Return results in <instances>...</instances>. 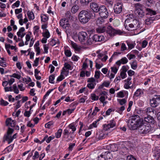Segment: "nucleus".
Wrapping results in <instances>:
<instances>
[{"label": "nucleus", "instance_id": "f257e3e1", "mask_svg": "<svg viewBox=\"0 0 160 160\" xmlns=\"http://www.w3.org/2000/svg\"><path fill=\"white\" fill-rule=\"evenodd\" d=\"M127 16L128 18L125 21L124 24L125 28L127 30L132 31L141 28L140 22L139 20L134 18L133 14H130Z\"/></svg>", "mask_w": 160, "mask_h": 160}, {"label": "nucleus", "instance_id": "f03ea898", "mask_svg": "<svg viewBox=\"0 0 160 160\" xmlns=\"http://www.w3.org/2000/svg\"><path fill=\"white\" fill-rule=\"evenodd\" d=\"M95 14L92 13L89 10H82L79 13L78 18L79 21L82 24L87 23L91 18L95 17Z\"/></svg>", "mask_w": 160, "mask_h": 160}, {"label": "nucleus", "instance_id": "7ed1b4c3", "mask_svg": "<svg viewBox=\"0 0 160 160\" xmlns=\"http://www.w3.org/2000/svg\"><path fill=\"white\" fill-rule=\"evenodd\" d=\"M143 120L138 115H132L127 121L128 126L131 130L137 129L138 126L143 122Z\"/></svg>", "mask_w": 160, "mask_h": 160}, {"label": "nucleus", "instance_id": "20e7f679", "mask_svg": "<svg viewBox=\"0 0 160 160\" xmlns=\"http://www.w3.org/2000/svg\"><path fill=\"white\" fill-rule=\"evenodd\" d=\"M138 131L141 134H145L148 133L150 130L151 127L149 124L145 123L143 122L138 126Z\"/></svg>", "mask_w": 160, "mask_h": 160}, {"label": "nucleus", "instance_id": "39448f33", "mask_svg": "<svg viewBox=\"0 0 160 160\" xmlns=\"http://www.w3.org/2000/svg\"><path fill=\"white\" fill-rule=\"evenodd\" d=\"M106 32L111 36H113L116 34L120 35L122 32L120 30H116L111 26H108L106 29Z\"/></svg>", "mask_w": 160, "mask_h": 160}, {"label": "nucleus", "instance_id": "423d86ee", "mask_svg": "<svg viewBox=\"0 0 160 160\" xmlns=\"http://www.w3.org/2000/svg\"><path fill=\"white\" fill-rule=\"evenodd\" d=\"M99 14L102 18H107L108 15V13L107 8L105 6H102L100 7L99 9Z\"/></svg>", "mask_w": 160, "mask_h": 160}, {"label": "nucleus", "instance_id": "0eeeda50", "mask_svg": "<svg viewBox=\"0 0 160 160\" xmlns=\"http://www.w3.org/2000/svg\"><path fill=\"white\" fill-rule=\"evenodd\" d=\"M160 103V96H156L150 100V103L152 107H156Z\"/></svg>", "mask_w": 160, "mask_h": 160}, {"label": "nucleus", "instance_id": "6e6552de", "mask_svg": "<svg viewBox=\"0 0 160 160\" xmlns=\"http://www.w3.org/2000/svg\"><path fill=\"white\" fill-rule=\"evenodd\" d=\"M78 36L79 41L81 42H84L88 38V34L84 32H79Z\"/></svg>", "mask_w": 160, "mask_h": 160}, {"label": "nucleus", "instance_id": "1a4fd4ad", "mask_svg": "<svg viewBox=\"0 0 160 160\" xmlns=\"http://www.w3.org/2000/svg\"><path fill=\"white\" fill-rule=\"evenodd\" d=\"M13 131V129L9 127L7 132V135L5 138V140L7 141L9 144L12 141V138L11 136V134Z\"/></svg>", "mask_w": 160, "mask_h": 160}, {"label": "nucleus", "instance_id": "9d476101", "mask_svg": "<svg viewBox=\"0 0 160 160\" xmlns=\"http://www.w3.org/2000/svg\"><path fill=\"white\" fill-rule=\"evenodd\" d=\"M19 102L20 101L18 100L17 102V104L14 108L15 112L12 113V116L14 117V118H18L20 114V109H19L18 111H16L17 109L20 107Z\"/></svg>", "mask_w": 160, "mask_h": 160}, {"label": "nucleus", "instance_id": "9b49d317", "mask_svg": "<svg viewBox=\"0 0 160 160\" xmlns=\"http://www.w3.org/2000/svg\"><path fill=\"white\" fill-rule=\"evenodd\" d=\"M4 89L6 92L13 91L17 94L19 92V90L17 88L16 84H14L13 87H10L9 88L6 87H5Z\"/></svg>", "mask_w": 160, "mask_h": 160}, {"label": "nucleus", "instance_id": "f8f14e48", "mask_svg": "<svg viewBox=\"0 0 160 160\" xmlns=\"http://www.w3.org/2000/svg\"><path fill=\"white\" fill-rule=\"evenodd\" d=\"M122 4L121 3H117L114 5V10L116 13H120L122 10Z\"/></svg>", "mask_w": 160, "mask_h": 160}, {"label": "nucleus", "instance_id": "ddd939ff", "mask_svg": "<svg viewBox=\"0 0 160 160\" xmlns=\"http://www.w3.org/2000/svg\"><path fill=\"white\" fill-rule=\"evenodd\" d=\"M116 125V123L113 120L110 121L109 123L108 124L104 125V128L105 130L107 131L110 128H112Z\"/></svg>", "mask_w": 160, "mask_h": 160}, {"label": "nucleus", "instance_id": "4468645a", "mask_svg": "<svg viewBox=\"0 0 160 160\" xmlns=\"http://www.w3.org/2000/svg\"><path fill=\"white\" fill-rule=\"evenodd\" d=\"M90 8L93 10L94 12H98L100 7L97 3L95 2H92L90 3Z\"/></svg>", "mask_w": 160, "mask_h": 160}, {"label": "nucleus", "instance_id": "2eb2a0df", "mask_svg": "<svg viewBox=\"0 0 160 160\" xmlns=\"http://www.w3.org/2000/svg\"><path fill=\"white\" fill-rule=\"evenodd\" d=\"M15 120H12L11 118H8L6 121V124L7 126L10 127H14L16 124Z\"/></svg>", "mask_w": 160, "mask_h": 160}, {"label": "nucleus", "instance_id": "dca6fc26", "mask_svg": "<svg viewBox=\"0 0 160 160\" xmlns=\"http://www.w3.org/2000/svg\"><path fill=\"white\" fill-rule=\"evenodd\" d=\"M60 24L61 26L63 28H68V27L70 26L67 20L65 18H63L60 20Z\"/></svg>", "mask_w": 160, "mask_h": 160}, {"label": "nucleus", "instance_id": "f3484780", "mask_svg": "<svg viewBox=\"0 0 160 160\" xmlns=\"http://www.w3.org/2000/svg\"><path fill=\"white\" fill-rule=\"evenodd\" d=\"M92 39L95 42H100L104 40V38L103 36L95 34L92 36Z\"/></svg>", "mask_w": 160, "mask_h": 160}, {"label": "nucleus", "instance_id": "a211bd4d", "mask_svg": "<svg viewBox=\"0 0 160 160\" xmlns=\"http://www.w3.org/2000/svg\"><path fill=\"white\" fill-rule=\"evenodd\" d=\"M107 148L111 151L114 152L118 150V145L115 144H109L107 146Z\"/></svg>", "mask_w": 160, "mask_h": 160}, {"label": "nucleus", "instance_id": "6ab92c4d", "mask_svg": "<svg viewBox=\"0 0 160 160\" xmlns=\"http://www.w3.org/2000/svg\"><path fill=\"white\" fill-rule=\"evenodd\" d=\"M145 112L148 115H152L156 114V112H154V108L152 107H149L147 108L145 110Z\"/></svg>", "mask_w": 160, "mask_h": 160}, {"label": "nucleus", "instance_id": "aec40b11", "mask_svg": "<svg viewBox=\"0 0 160 160\" xmlns=\"http://www.w3.org/2000/svg\"><path fill=\"white\" fill-rule=\"evenodd\" d=\"M144 122H146L152 124H154L155 123V120L150 115L144 118Z\"/></svg>", "mask_w": 160, "mask_h": 160}, {"label": "nucleus", "instance_id": "412c9836", "mask_svg": "<svg viewBox=\"0 0 160 160\" xmlns=\"http://www.w3.org/2000/svg\"><path fill=\"white\" fill-rule=\"evenodd\" d=\"M128 59L126 57H124L116 62V64L120 66L121 64H125L128 62Z\"/></svg>", "mask_w": 160, "mask_h": 160}, {"label": "nucleus", "instance_id": "4be33fe9", "mask_svg": "<svg viewBox=\"0 0 160 160\" xmlns=\"http://www.w3.org/2000/svg\"><path fill=\"white\" fill-rule=\"evenodd\" d=\"M106 160H112V154L109 152H105L104 153Z\"/></svg>", "mask_w": 160, "mask_h": 160}, {"label": "nucleus", "instance_id": "5701e85b", "mask_svg": "<svg viewBox=\"0 0 160 160\" xmlns=\"http://www.w3.org/2000/svg\"><path fill=\"white\" fill-rule=\"evenodd\" d=\"M66 71V69L63 68L62 69L61 74L57 78V82H60L62 80L64 79V76L63 74H64V72Z\"/></svg>", "mask_w": 160, "mask_h": 160}, {"label": "nucleus", "instance_id": "b1692460", "mask_svg": "<svg viewBox=\"0 0 160 160\" xmlns=\"http://www.w3.org/2000/svg\"><path fill=\"white\" fill-rule=\"evenodd\" d=\"M79 9V6L78 5H74L72 7L71 12L72 13L75 14L78 12Z\"/></svg>", "mask_w": 160, "mask_h": 160}, {"label": "nucleus", "instance_id": "393cba45", "mask_svg": "<svg viewBox=\"0 0 160 160\" xmlns=\"http://www.w3.org/2000/svg\"><path fill=\"white\" fill-rule=\"evenodd\" d=\"M54 136H50L49 137H48V136H46L44 138L42 141H44V140H46V142L47 143H49L51 140H52L54 138Z\"/></svg>", "mask_w": 160, "mask_h": 160}, {"label": "nucleus", "instance_id": "a878e982", "mask_svg": "<svg viewBox=\"0 0 160 160\" xmlns=\"http://www.w3.org/2000/svg\"><path fill=\"white\" fill-rule=\"evenodd\" d=\"M154 18L153 17H151L146 19L145 20V23L148 25H150L153 22Z\"/></svg>", "mask_w": 160, "mask_h": 160}, {"label": "nucleus", "instance_id": "bb28decb", "mask_svg": "<svg viewBox=\"0 0 160 160\" xmlns=\"http://www.w3.org/2000/svg\"><path fill=\"white\" fill-rule=\"evenodd\" d=\"M143 94V92L141 89H138L135 92L134 95L136 97H138L140 96Z\"/></svg>", "mask_w": 160, "mask_h": 160}, {"label": "nucleus", "instance_id": "cd10ccee", "mask_svg": "<svg viewBox=\"0 0 160 160\" xmlns=\"http://www.w3.org/2000/svg\"><path fill=\"white\" fill-rule=\"evenodd\" d=\"M146 11L147 12V14H149L151 16L154 15L156 14V11L152 10L150 8H147L146 9Z\"/></svg>", "mask_w": 160, "mask_h": 160}, {"label": "nucleus", "instance_id": "c85d7f7f", "mask_svg": "<svg viewBox=\"0 0 160 160\" xmlns=\"http://www.w3.org/2000/svg\"><path fill=\"white\" fill-rule=\"evenodd\" d=\"M103 18L100 17L98 18L96 21V23L98 25H99L102 24L104 22V19Z\"/></svg>", "mask_w": 160, "mask_h": 160}, {"label": "nucleus", "instance_id": "c756f323", "mask_svg": "<svg viewBox=\"0 0 160 160\" xmlns=\"http://www.w3.org/2000/svg\"><path fill=\"white\" fill-rule=\"evenodd\" d=\"M106 28L104 27H100L96 29V31L99 33H103L106 30Z\"/></svg>", "mask_w": 160, "mask_h": 160}, {"label": "nucleus", "instance_id": "7c9ffc66", "mask_svg": "<svg viewBox=\"0 0 160 160\" xmlns=\"http://www.w3.org/2000/svg\"><path fill=\"white\" fill-rule=\"evenodd\" d=\"M10 76L11 77H13L19 79H20V73L19 72H17L12 75H10Z\"/></svg>", "mask_w": 160, "mask_h": 160}, {"label": "nucleus", "instance_id": "2f4dec72", "mask_svg": "<svg viewBox=\"0 0 160 160\" xmlns=\"http://www.w3.org/2000/svg\"><path fill=\"white\" fill-rule=\"evenodd\" d=\"M137 13L138 14L139 17H143L144 15V13L142 9L136 10Z\"/></svg>", "mask_w": 160, "mask_h": 160}, {"label": "nucleus", "instance_id": "473e14b6", "mask_svg": "<svg viewBox=\"0 0 160 160\" xmlns=\"http://www.w3.org/2000/svg\"><path fill=\"white\" fill-rule=\"evenodd\" d=\"M81 4L82 5H88L92 0H80Z\"/></svg>", "mask_w": 160, "mask_h": 160}, {"label": "nucleus", "instance_id": "72a5a7b5", "mask_svg": "<svg viewBox=\"0 0 160 160\" xmlns=\"http://www.w3.org/2000/svg\"><path fill=\"white\" fill-rule=\"evenodd\" d=\"M107 134L101 133L99 135L98 137L97 138V140L98 141L105 138Z\"/></svg>", "mask_w": 160, "mask_h": 160}, {"label": "nucleus", "instance_id": "f704fd0d", "mask_svg": "<svg viewBox=\"0 0 160 160\" xmlns=\"http://www.w3.org/2000/svg\"><path fill=\"white\" fill-rule=\"evenodd\" d=\"M27 14L29 19L33 20L34 19V17L32 12L28 11Z\"/></svg>", "mask_w": 160, "mask_h": 160}, {"label": "nucleus", "instance_id": "c9c22d12", "mask_svg": "<svg viewBox=\"0 0 160 160\" xmlns=\"http://www.w3.org/2000/svg\"><path fill=\"white\" fill-rule=\"evenodd\" d=\"M62 132V130L61 129H58L57 132L55 133L56 137L57 138H60Z\"/></svg>", "mask_w": 160, "mask_h": 160}, {"label": "nucleus", "instance_id": "e433bc0d", "mask_svg": "<svg viewBox=\"0 0 160 160\" xmlns=\"http://www.w3.org/2000/svg\"><path fill=\"white\" fill-rule=\"evenodd\" d=\"M135 7L136 10L142 9L143 8V5L139 3H138L135 4Z\"/></svg>", "mask_w": 160, "mask_h": 160}, {"label": "nucleus", "instance_id": "4c0bfd02", "mask_svg": "<svg viewBox=\"0 0 160 160\" xmlns=\"http://www.w3.org/2000/svg\"><path fill=\"white\" fill-rule=\"evenodd\" d=\"M127 44L128 46V49H131L132 48H133L135 45V43H130L129 42H127Z\"/></svg>", "mask_w": 160, "mask_h": 160}, {"label": "nucleus", "instance_id": "58836bf2", "mask_svg": "<svg viewBox=\"0 0 160 160\" xmlns=\"http://www.w3.org/2000/svg\"><path fill=\"white\" fill-rule=\"evenodd\" d=\"M132 68L134 69H136L137 67V63L136 60H134L131 64Z\"/></svg>", "mask_w": 160, "mask_h": 160}, {"label": "nucleus", "instance_id": "ea45409f", "mask_svg": "<svg viewBox=\"0 0 160 160\" xmlns=\"http://www.w3.org/2000/svg\"><path fill=\"white\" fill-rule=\"evenodd\" d=\"M96 85V83H88L87 85V87L90 89H93Z\"/></svg>", "mask_w": 160, "mask_h": 160}, {"label": "nucleus", "instance_id": "a19ab883", "mask_svg": "<svg viewBox=\"0 0 160 160\" xmlns=\"http://www.w3.org/2000/svg\"><path fill=\"white\" fill-rule=\"evenodd\" d=\"M125 109V107L124 106H122L120 108H117V110L116 111L117 112L120 114H121L122 112Z\"/></svg>", "mask_w": 160, "mask_h": 160}, {"label": "nucleus", "instance_id": "79ce46f5", "mask_svg": "<svg viewBox=\"0 0 160 160\" xmlns=\"http://www.w3.org/2000/svg\"><path fill=\"white\" fill-rule=\"evenodd\" d=\"M91 98L93 100H98L99 97L96 95L95 94H92L91 95Z\"/></svg>", "mask_w": 160, "mask_h": 160}, {"label": "nucleus", "instance_id": "37998d69", "mask_svg": "<svg viewBox=\"0 0 160 160\" xmlns=\"http://www.w3.org/2000/svg\"><path fill=\"white\" fill-rule=\"evenodd\" d=\"M54 79V75L53 74L51 75L49 77V82L51 83H54V82H53V81Z\"/></svg>", "mask_w": 160, "mask_h": 160}, {"label": "nucleus", "instance_id": "c03bdc74", "mask_svg": "<svg viewBox=\"0 0 160 160\" xmlns=\"http://www.w3.org/2000/svg\"><path fill=\"white\" fill-rule=\"evenodd\" d=\"M155 3L154 0H147L146 2V4L148 7L150 6L151 4H154Z\"/></svg>", "mask_w": 160, "mask_h": 160}, {"label": "nucleus", "instance_id": "a18cd8bd", "mask_svg": "<svg viewBox=\"0 0 160 160\" xmlns=\"http://www.w3.org/2000/svg\"><path fill=\"white\" fill-rule=\"evenodd\" d=\"M41 21L42 22H45L48 19V17L45 15H42L41 16Z\"/></svg>", "mask_w": 160, "mask_h": 160}, {"label": "nucleus", "instance_id": "49530a36", "mask_svg": "<svg viewBox=\"0 0 160 160\" xmlns=\"http://www.w3.org/2000/svg\"><path fill=\"white\" fill-rule=\"evenodd\" d=\"M118 101L121 105L124 104L126 102V101L125 99H118Z\"/></svg>", "mask_w": 160, "mask_h": 160}, {"label": "nucleus", "instance_id": "de8ad7c7", "mask_svg": "<svg viewBox=\"0 0 160 160\" xmlns=\"http://www.w3.org/2000/svg\"><path fill=\"white\" fill-rule=\"evenodd\" d=\"M94 41L92 39V37L90 38L89 37L86 42V44L87 45H91L92 44Z\"/></svg>", "mask_w": 160, "mask_h": 160}, {"label": "nucleus", "instance_id": "09e8293b", "mask_svg": "<svg viewBox=\"0 0 160 160\" xmlns=\"http://www.w3.org/2000/svg\"><path fill=\"white\" fill-rule=\"evenodd\" d=\"M20 2L19 1H17L15 3L12 5V8H15V7H18L19 6Z\"/></svg>", "mask_w": 160, "mask_h": 160}, {"label": "nucleus", "instance_id": "8fccbe9b", "mask_svg": "<svg viewBox=\"0 0 160 160\" xmlns=\"http://www.w3.org/2000/svg\"><path fill=\"white\" fill-rule=\"evenodd\" d=\"M68 127L69 128L72 129V133H73V132L75 131L76 130V128L73 124H69L68 126Z\"/></svg>", "mask_w": 160, "mask_h": 160}, {"label": "nucleus", "instance_id": "3c124183", "mask_svg": "<svg viewBox=\"0 0 160 160\" xmlns=\"http://www.w3.org/2000/svg\"><path fill=\"white\" fill-rule=\"evenodd\" d=\"M0 103L1 105L3 106H6L8 104V103L7 102L4 100L2 99L1 100Z\"/></svg>", "mask_w": 160, "mask_h": 160}, {"label": "nucleus", "instance_id": "603ef678", "mask_svg": "<svg viewBox=\"0 0 160 160\" xmlns=\"http://www.w3.org/2000/svg\"><path fill=\"white\" fill-rule=\"evenodd\" d=\"M43 36L46 38H48L50 37V33L47 29H46V31L43 33Z\"/></svg>", "mask_w": 160, "mask_h": 160}, {"label": "nucleus", "instance_id": "864d4df0", "mask_svg": "<svg viewBox=\"0 0 160 160\" xmlns=\"http://www.w3.org/2000/svg\"><path fill=\"white\" fill-rule=\"evenodd\" d=\"M53 122L52 121H50L45 124V126L46 128H49L51 126L53 125Z\"/></svg>", "mask_w": 160, "mask_h": 160}, {"label": "nucleus", "instance_id": "5fc2aeb1", "mask_svg": "<svg viewBox=\"0 0 160 160\" xmlns=\"http://www.w3.org/2000/svg\"><path fill=\"white\" fill-rule=\"evenodd\" d=\"M97 160H106L104 154H102L97 157Z\"/></svg>", "mask_w": 160, "mask_h": 160}, {"label": "nucleus", "instance_id": "6e6d98bb", "mask_svg": "<svg viewBox=\"0 0 160 160\" xmlns=\"http://www.w3.org/2000/svg\"><path fill=\"white\" fill-rule=\"evenodd\" d=\"M127 49V48L125 44L124 43H122L121 46V51H123L126 50Z\"/></svg>", "mask_w": 160, "mask_h": 160}, {"label": "nucleus", "instance_id": "4d7b16f0", "mask_svg": "<svg viewBox=\"0 0 160 160\" xmlns=\"http://www.w3.org/2000/svg\"><path fill=\"white\" fill-rule=\"evenodd\" d=\"M65 54L68 57L71 56L72 54L71 51L68 50H65Z\"/></svg>", "mask_w": 160, "mask_h": 160}, {"label": "nucleus", "instance_id": "13d9d810", "mask_svg": "<svg viewBox=\"0 0 160 160\" xmlns=\"http://www.w3.org/2000/svg\"><path fill=\"white\" fill-rule=\"evenodd\" d=\"M71 65L70 64H68L67 63H65L64 64V67L63 68H64L65 69H66L65 68H66V69H71Z\"/></svg>", "mask_w": 160, "mask_h": 160}, {"label": "nucleus", "instance_id": "bf43d9fd", "mask_svg": "<svg viewBox=\"0 0 160 160\" xmlns=\"http://www.w3.org/2000/svg\"><path fill=\"white\" fill-rule=\"evenodd\" d=\"M65 16L69 19L72 18V17L71 12L69 11L65 13Z\"/></svg>", "mask_w": 160, "mask_h": 160}, {"label": "nucleus", "instance_id": "052dcab7", "mask_svg": "<svg viewBox=\"0 0 160 160\" xmlns=\"http://www.w3.org/2000/svg\"><path fill=\"white\" fill-rule=\"evenodd\" d=\"M39 156L38 152L37 151H35L34 153V155L32 157L33 159L35 160Z\"/></svg>", "mask_w": 160, "mask_h": 160}, {"label": "nucleus", "instance_id": "680f3d73", "mask_svg": "<svg viewBox=\"0 0 160 160\" xmlns=\"http://www.w3.org/2000/svg\"><path fill=\"white\" fill-rule=\"evenodd\" d=\"M109 84L110 83L109 82H104L102 84L101 87H99V88H102L103 86H105L106 87H108L109 85Z\"/></svg>", "mask_w": 160, "mask_h": 160}, {"label": "nucleus", "instance_id": "e2e57ef3", "mask_svg": "<svg viewBox=\"0 0 160 160\" xmlns=\"http://www.w3.org/2000/svg\"><path fill=\"white\" fill-rule=\"evenodd\" d=\"M88 82L89 83H96L95 80L93 78H88Z\"/></svg>", "mask_w": 160, "mask_h": 160}, {"label": "nucleus", "instance_id": "0e129e2a", "mask_svg": "<svg viewBox=\"0 0 160 160\" xmlns=\"http://www.w3.org/2000/svg\"><path fill=\"white\" fill-rule=\"evenodd\" d=\"M127 160H136L132 155L128 156L127 157Z\"/></svg>", "mask_w": 160, "mask_h": 160}, {"label": "nucleus", "instance_id": "69168bd1", "mask_svg": "<svg viewBox=\"0 0 160 160\" xmlns=\"http://www.w3.org/2000/svg\"><path fill=\"white\" fill-rule=\"evenodd\" d=\"M72 46L73 48L77 50H79L80 49L78 47V45L75 43H72Z\"/></svg>", "mask_w": 160, "mask_h": 160}, {"label": "nucleus", "instance_id": "338daca9", "mask_svg": "<svg viewBox=\"0 0 160 160\" xmlns=\"http://www.w3.org/2000/svg\"><path fill=\"white\" fill-rule=\"evenodd\" d=\"M128 67V66H123L122 68V71L121 72H126L128 70V69H127Z\"/></svg>", "mask_w": 160, "mask_h": 160}, {"label": "nucleus", "instance_id": "774afa93", "mask_svg": "<svg viewBox=\"0 0 160 160\" xmlns=\"http://www.w3.org/2000/svg\"><path fill=\"white\" fill-rule=\"evenodd\" d=\"M120 76L121 78L122 79H123L124 78L126 77L127 75L126 74V72H121L120 74Z\"/></svg>", "mask_w": 160, "mask_h": 160}]
</instances>
